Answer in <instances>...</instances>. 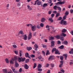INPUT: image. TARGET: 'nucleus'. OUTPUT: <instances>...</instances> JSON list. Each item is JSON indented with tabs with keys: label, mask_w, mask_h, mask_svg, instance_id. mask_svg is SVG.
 Returning <instances> with one entry per match:
<instances>
[{
	"label": "nucleus",
	"mask_w": 73,
	"mask_h": 73,
	"mask_svg": "<svg viewBox=\"0 0 73 73\" xmlns=\"http://www.w3.org/2000/svg\"><path fill=\"white\" fill-rule=\"evenodd\" d=\"M54 51L55 52V54H60V53L59 52V51H58V50L56 49V48H53L52 50V53L54 52Z\"/></svg>",
	"instance_id": "obj_1"
},
{
	"label": "nucleus",
	"mask_w": 73,
	"mask_h": 73,
	"mask_svg": "<svg viewBox=\"0 0 73 73\" xmlns=\"http://www.w3.org/2000/svg\"><path fill=\"white\" fill-rule=\"evenodd\" d=\"M16 60H17V56H15L14 58L13 59H11L10 60V64H13V61H15V62Z\"/></svg>",
	"instance_id": "obj_2"
},
{
	"label": "nucleus",
	"mask_w": 73,
	"mask_h": 73,
	"mask_svg": "<svg viewBox=\"0 0 73 73\" xmlns=\"http://www.w3.org/2000/svg\"><path fill=\"white\" fill-rule=\"evenodd\" d=\"M60 24H62L63 25H67V22L66 21H64V20H62L60 22Z\"/></svg>",
	"instance_id": "obj_3"
},
{
	"label": "nucleus",
	"mask_w": 73,
	"mask_h": 73,
	"mask_svg": "<svg viewBox=\"0 0 73 73\" xmlns=\"http://www.w3.org/2000/svg\"><path fill=\"white\" fill-rule=\"evenodd\" d=\"M25 58H23L22 57H21V58L19 57L18 58V61L19 62H20L21 61L23 62V61H25Z\"/></svg>",
	"instance_id": "obj_4"
},
{
	"label": "nucleus",
	"mask_w": 73,
	"mask_h": 73,
	"mask_svg": "<svg viewBox=\"0 0 73 73\" xmlns=\"http://www.w3.org/2000/svg\"><path fill=\"white\" fill-rule=\"evenodd\" d=\"M31 30L33 32L35 31L36 30V25H34L33 26H32V27H31Z\"/></svg>",
	"instance_id": "obj_5"
},
{
	"label": "nucleus",
	"mask_w": 73,
	"mask_h": 73,
	"mask_svg": "<svg viewBox=\"0 0 73 73\" xmlns=\"http://www.w3.org/2000/svg\"><path fill=\"white\" fill-rule=\"evenodd\" d=\"M32 33H31V32H29V35L28 36V39L29 40H31V39L32 37Z\"/></svg>",
	"instance_id": "obj_6"
},
{
	"label": "nucleus",
	"mask_w": 73,
	"mask_h": 73,
	"mask_svg": "<svg viewBox=\"0 0 73 73\" xmlns=\"http://www.w3.org/2000/svg\"><path fill=\"white\" fill-rule=\"evenodd\" d=\"M34 47L35 48V50L36 51H37L38 49H37V48H38V46L36 44H35L34 45Z\"/></svg>",
	"instance_id": "obj_7"
},
{
	"label": "nucleus",
	"mask_w": 73,
	"mask_h": 73,
	"mask_svg": "<svg viewBox=\"0 0 73 73\" xmlns=\"http://www.w3.org/2000/svg\"><path fill=\"white\" fill-rule=\"evenodd\" d=\"M23 39L24 40H26L27 39V36L26 35H24L23 36Z\"/></svg>",
	"instance_id": "obj_8"
},
{
	"label": "nucleus",
	"mask_w": 73,
	"mask_h": 73,
	"mask_svg": "<svg viewBox=\"0 0 73 73\" xmlns=\"http://www.w3.org/2000/svg\"><path fill=\"white\" fill-rule=\"evenodd\" d=\"M19 66V64L17 62H16V60L15 61V68H17V67H18Z\"/></svg>",
	"instance_id": "obj_9"
},
{
	"label": "nucleus",
	"mask_w": 73,
	"mask_h": 73,
	"mask_svg": "<svg viewBox=\"0 0 73 73\" xmlns=\"http://www.w3.org/2000/svg\"><path fill=\"white\" fill-rule=\"evenodd\" d=\"M24 68L25 69H28V68H29V66L27 65V64H26L25 65Z\"/></svg>",
	"instance_id": "obj_10"
},
{
	"label": "nucleus",
	"mask_w": 73,
	"mask_h": 73,
	"mask_svg": "<svg viewBox=\"0 0 73 73\" xmlns=\"http://www.w3.org/2000/svg\"><path fill=\"white\" fill-rule=\"evenodd\" d=\"M25 56L26 57H28L29 58H31L30 56H29V54L27 52L25 54Z\"/></svg>",
	"instance_id": "obj_11"
},
{
	"label": "nucleus",
	"mask_w": 73,
	"mask_h": 73,
	"mask_svg": "<svg viewBox=\"0 0 73 73\" xmlns=\"http://www.w3.org/2000/svg\"><path fill=\"white\" fill-rule=\"evenodd\" d=\"M51 46L52 47L53 46H54V41H52L51 42Z\"/></svg>",
	"instance_id": "obj_12"
},
{
	"label": "nucleus",
	"mask_w": 73,
	"mask_h": 73,
	"mask_svg": "<svg viewBox=\"0 0 73 73\" xmlns=\"http://www.w3.org/2000/svg\"><path fill=\"white\" fill-rule=\"evenodd\" d=\"M3 72L4 73H8V71L6 69H4L3 70Z\"/></svg>",
	"instance_id": "obj_13"
},
{
	"label": "nucleus",
	"mask_w": 73,
	"mask_h": 73,
	"mask_svg": "<svg viewBox=\"0 0 73 73\" xmlns=\"http://www.w3.org/2000/svg\"><path fill=\"white\" fill-rule=\"evenodd\" d=\"M48 20L50 21L51 23H53V20L52 18H49Z\"/></svg>",
	"instance_id": "obj_14"
},
{
	"label": "nucleus",
	"mask_w": 73,
	"mask_h": 73,
	"mask_svg": "<svg viewBox=\"0 0 73 73\" xmlns=\"http://www.w3.org/2000/svg\"><path fill=\"white\" fill-rule=\"evenodd\" d=\"M37 4L38 5H41V1H38L37 3Z\"/></svg>",
	"instance_id": "obj_15"
},
{
	"label": "nucleus",
	"mask_w": 73,
	"mask_h": 73,
	"mask_svg": "<svg viewBox=\"0 0 73 73\" xmlns=\"http://www.w3.org/2000/svg\"><path fill=\"white\" fill-rule=\"evenodd\" d=\"M32 49V48L31 47H27V49L28 50V51H30L31 49Z\"/></svg>",
	"instance_id": "obj_16"
},
{
	"label": "nucleus",
	"mask_w": 73,
	"mask_h": 73,
	"mask_svg": "<svg viewBox=\"0 0 73 73\" xmlns=\"http://www.w3.org/2000/svg\"><path fill=\"white\" fill-rule=\"evenodd\" d=\"M69 15V11H66L65 13V15L66 16H68Z\"/></svg>",
	"instance_id": "obj_17"
},
{
	"label": "nucleus",
	"mask_w": 73,
	"mask_h": 73,
	"mask_svg": "<svg viewBox=\"0 0 73 73\" xmlns=\"http://www.w3.org/2000/svg\"><path fill=\"white\" fill-rule=\"evenodd\" d=\"M55 37L57 39H60V35H57L55 36Z\"/></svg>",
	"instance_id": "obj_18"
},
{
	"label": "nucleus",
	"mask_w": 73,
	"mask_h": 73,
	"mask_svg": "<svg viewBox=\"0 0 73 73\" xmlns=\"http://www.w3.org/2000/svg\"><path fill=\"white\" fill-rule=\"evenodd\" d=\"M12 70L13 72L14 73H17V71L15 70V69L13 68H12Z\"/></svg>",
	"instance_id": "obj_19"
},
{
	"label": "nucleus",
	"mask_w": 73,
	"mask_h": 73,
	"mask_svg": "<svg viewBox=\"0 0 73 73\" xmlns=\"http://www.w3.org/2000/svg\"><path fill=\"white\" fill-rule=\"evenodd\" d=\"M27 7L29 10H30L31 11L32 9L31 7H30V6L29 5H27Z\"/></svg>",
	"instance_id": "obj_20"
},
{
	"label": "nucleus",
	"mask_w": 73,
	"mask_h": 73,
	"mask_svg": "<svg viewBox=\"0 0 73 73\" xmlns=\"http://www.w3.org/2000/svg\"><path fill=\"white\" fill-rule=\"evenodd\" d=\"M19 53H20V57H21L22 56V53H23V52L21 50H19Z\"/></svg>",
	"instance_id": "obj_21"
},
{
	"label": "nucleus",
	"mask_w": 73,
	"mask_h": 73,
	"mask_svg": "<svg viewBox=\"0 0 73 73\" xmlns=\"http://www.w3.org/2000/svg\"><path fill=\"white\" fill-rule=\"evenodd\" d=\"M45 19L44 18H42L41 19V22L42 23H44L45 21Z\"/></svg>",
	"instance_id": "obj_22"
},
{
	"label": "nucleus",
	"mask_w": 73,
	"mask_h": 73,
	"mask_svg": "<svg viewBox=\"0 0 73 73\" xmlns=\"http://www.w3.org/2000/svg\"><path fill=\"white\" fill-rule=\"evenodd\" d=\"M36 67H37V64L36 63H35L33 66V69H35V68H36Z\"/></svg>",
	"instance_id": "obj_23"
},
{
	"label": "nucleus",
	"mask_w": 73,
	"mask_h": 73,
	"mask_svg": "<svg viewBox=\"0 0 73 73\" xmlns=\"http://www.w3.org/2000/svg\"><path fill=\"white\" fill-rule=\"evenodd\" d=\"M50 65L51 66L52 68H54V64L52 63H51L50 64Z\"/></svg>",
	"instance_id": "obj_24"
},
{
	"label": "nucleus",
	"mask_w": 73,
	"mask_h": 73,
	"mask_svg": "<svg viewBox=\"0 0 73 73\" xmlns=\"http://www.w3.org/2000/svg\"><path fill=\"white\" fill-rule=\"evenodd\" d=\"M62 32L63 33H65V32H66V30L65 29H64L62 30Z\"/></svg>",
	"instance_id": "obj_25"
},
{
	"label": "nucleus",
	"mask_w": 73,
	"mask_h": 73,
	"mask_svg": "<svg viewBox=\"0 0 73 73\" xmlns=\"http://www.w3.org/2000/svg\"><path fill=\"white\" fill-rule=\"evenodd\" d=\"M71 51H70L69 52V53H70V54H73V48L72 49H71Z\"/></svg>",
	"instance_id": "obj_26"
},
{
	"label": "nucleus",
	"mask_w": 73,
	"mask_h": 73,
	"mask_svg": "<svg viewBox=\"0 0 73 73\" xmlns=\"http://www.w3.org/2000/svg\"><path fill=\"white\" fill-rule=\"evenodd\" d=\"M64 45H62L60 46L59 47V48H60V49H64Z\"/></svg>",
	"instance_id": "obj_27"
},
{
	"label": "nucleus",
	"mask_w": 73,
	"mask_h": 73,
	"mask_svg": "<svg viewBox=\"0 0 73 73\" xmlns=\"http://www.w3.org/2000/svg\"><path fill=\"white\" fill-rule=\"evenodd\" d=\"M58 7L57 6L55 5L53 7V8L54 10H57V8Z\"/></svg>",
	"instance_id": "obj_28"
},
{
	"label": "nucleus",
	"mask_w": 73,
	"mask_h": 73,
	"mask_svg": "<svg viewBox=\"0 0 73 73\" xmlns=\"http://www.w3.org/2000/svg\"><path fill=\"white\" fill-rule=\"evenodd\" d=\"M58 11H59L60 12L61 11V8L60 7H58L57 8Z\"/></svg>",
	"instance_id": "obj_29"
},
{
	"label": "nucleus",
	"mask_w": 73,
	"mask_h": 73,
	"mask_svg": "<svg viewBox=\"0 0 73 73\" xmlns=\"http://www.w3.org/2000/svg\"><path fill=\"white\" fill-rule=\"evenodd\" d=\"M60 15V14L59 13H57L56 15V17H58Z\"/></svg>",
	"instance_id": "obj_30"
},
{
	"label": "nucleus",
	"mask_w": 73,
	"mask_h": 73,
	"mask_svg": "<svg viewBox=\"0 0 73 73\" xmlns=\"http://www.w3.org/2000/svg\"><path fill=\"white\" fill-rule=\"evenodd\" d=\"M63 56H64L65 58V60H66V58H67V54H64L63 55Z\"/></svg>",
	"instance_id": "obj_31"
},
{
	"label": "nucleus",
	"mask_w": 73,
	"mask_h": 73,
	"mask_svg": "<svg viewBox=\"0 0 73 73\" xmlns=\"http://www.w3.org/2000/svg\"><path fill=\"white\" fill-rule=\"evenodd\" d=\"M41 65L40 64H39L38 66V68H41Z\"/></svg>",
	"instance_id": "obj_32"
},
{
	"label": "nucleus",
	"mask_w": 73,
	"mask_h": 73,
	"mask_svg": "<svg viewBox=\"0 0 73 73\" xmlns=\"http://www.w3.org/2000/svg\"><path fill=\"white\" fill-rule=\"evenodd\" d=\"M38 71H39V72H42V68H38L37 70Z\"/></svg>",
	"instance_id": "obj_33"
},
{
	"label": "nucleus",
	"mask_w": 73,
	"mask_h": 73,
	"mask_svg": "<svg viewBox=\"0 0 73 73\" xmlns=\"http://www.w3.org/2000/svg\"><path fill=\"white\" fill-rule=\"evenodd\" d=\"M47 5H48V4H47V3H44V4L43 5V7H46Z\"/></svg>",
	"instance_id": "obj_34"
},
{
	"label": "nucleus",
	"mask_w": 73,
	"mask_h": 73,
	"mask_svg": "<svg viewBox=\"0 0 73 73\" xmlns=\"http://www.w3.org/2000/svg\"><path fill=\"white\" fill-rule=\"evenodd\" d=\"M44 24L42 23H41L40 24V26L41 27H44Z\"/></svg>",
	"instance_id": "obj_35"
},
{
	"label": "nucleus",
	"mask_w": 73,
	"mask_h": 73,
	"mask_svg": "<svg viewBox=\"0 0 73 73\" xmlns=\"http://www.w3.org/2000/svg\"><path fill=\"white\" fill-rule=\"evenodd\" d=\"M65 3V1H63V2L61 1V5L64 4Z\"/></svg>",
	"instance_id": "obj_36"
},
{
	"label": "nucleus",
	"mask_w": 73,
	"mask_h": 73,
	"mask_svg": "<svg viewBox=\"0 0 73 73\" xmlns=\"http://www.w3.org/2000/svg\"><path fill=\"white\" fill-rule=\"evenodd\" d=\"M50 54V53H49V51H48V50H47V52L46 53V56H47V55H48V54Z\"/></svg>",
	"instance_id": "obj_37"
},
{
	"label": "nucleus",
	"mask_w": 73,
	"mask_h": 73,
	"mask_svg": "<svg viewBox=\"0 0 73 73\" xmlns=\"http://www.w3.org/2000/svg\"><path fill=\"white\" fill-rule=\"evenodd\" d=\"M19 33H20V34H21V35H23V31H20L19 32Z\"/></svg>",
	"instance_id": "obj_38"
},
{
	"label": "nucleus",
	"mask_w": 73,
	"mask_h": 73,
	"mask_svg": "<svg viewBox=\"0 0 73 73\" xmlns=\"http://www.w3.org/2000/svg\"><path fill=\"white\" fill-rule=\"evenodd\" d=\"M70 61H72L70 62V65H72V64H73V60H70Z\"/></svg>",
	"instance_id": "obj_39"
},
{
	"label": "nucleus",
	"mask_w": 73,
	"mask_h": 73,
	"mask_svg": "<svg viewBox=\"0 0 73 73\" xmlns=\"http://www.w3.org/2000/svg\"><path fill=\"white\" fill-rule=\"evenodd\" d=\"M49 64L48 63L47 64L45 65V66L46 68H48V67H49Z\"/></svg>",
	"instance_id": "obj_40"
},
{
	"label": "nucleus",
	"mask_w": 73,
	"mask_h": 73,
	"mask_svg": "<svg viewBox=\"0 0 73 73\" xmlns=\"http://www.w3.org/2000/svg\"><path fill=\"white\" fill-rule=\"evenodd\" d=\"M29 59H27L25 60V62L26 63H27V62H29Z\"/></svg>",
	"instance_id": "obj_41"
},
{
	"label": "nucleus",
	"mask_w": 73,
	"mask_h": 73,
	"mask_svg": "<svg viewBox=\"0 0 73 73\" xmlns=\"http://www.w3.org/2000/svg\"><path fill=\"white\" fill-rule=\"evenodd\" d=\"M5 61L7 64H8L9 63V61L8 60V59H5Z\"/></svg>",
	"instance_id": "obj_42"
},
{
	"label": "nucleus",
	"mask_w": 73,
	"mask_h": 73,
	"mask_svg": "<svg viewBox=\"0 0 73 73\" xmlns=\"http://www.w3.org/2000/svg\"><path fill=\"white\" fill-rule=\"evenodd\" d=\"M64 44H65V45H67V44H68V42L66 41H65L64 42Z\"/></svg>",
	"instance_id": "obj_43"
},
{
	"label": "nucleus",
	"mask_w": 73,
	"mask_h": 73,
	"mask_svg": "<svg viewBox=\"0 0 73 73\" xmlns=\"http://www.w3.org/2000/svg\"><path fill=\"white\" fill-rule=\"evenodd\" d=\"M66 16L65 15L63 16V19L64 20H65L66 19Z\"/></svg>",
	"instance_id": "obj_44"
},
{
	"label": "nucleus",
	"mask_w": 73,
	"mask_h": 73,
	"mask_svg": "<svg viewBox=\"0 0 73 73\" xmlns=\"http://www.w3.org/2000/svg\"><path fill=\"white\" fill-rule=\"evenodd\" d=\"M30 56L32 58H35V55L32 54L31 55H30Z\"/></svg>",
	"instance_id": "obj_45"
},
{
	"label": "nucleus",
	"mask_w": 73,
	"mask_h": 73,
	"mask_svg": "<svg viewBox=\"0 0 73 73\" xmlns=\"http://www.w3.org/2000/svg\"><path fill=\"white\" fill-rule=\"evenodd\" d=\"M13 47L14 48H17V46H16V45H13Z\"/></svg>",
	"instance_id": "obj_46"
},
{
	"label": "nucleus",
	"mask_w": 73,
	"mask_h": 73,
	"mask_svg": "<svg viewBox=\"0 0 73 73\" xmlns=\"http://www.w3.org/2000/svg\"><path fill=\"white\" fill-rule=\"evenodd\" d=\"M62 19V17H59L58 19H57V21L58 20H61Z\"/></svg>",
	"instance_id": "obj_47"
},
{
	"label": "nucleus",
	"mask_w": 73,
	"mask_h": 73,
	"mask_svg": "<svg viewBox=\"0 0 73 73\" xmlns=\"http://www.w3.org/2000/svg\"><path fill=\"white\" fill-rule=\"evenodd\" d=\"M60 58L61 60H63V59H64L63 56H60Z\"/></svg>",
	"instance_id": "obj_48"
},
{
	"label": "nucleus",
	"mask_w": 73,
	"mask_h": 73,
	"mask_svg": "<svg viewBox=\"0 0 73 73\" xmlns=\"http://www.w3.org/2000/svg\"><path fill=\"white\" fill-rule=\"evenodd\" d=\"M57 44H61V42L60 40H58L57 41Z\"/></svg>",
	"instance_id": "obj_49"
},
{
	"label": "nucleus",
	"mask_w": 73,
	"mask_h": 73,
	"mask_svg": "<svg viewBox=\"0 0 73 73\" xmlns=\"http://www.w3.org/2000/svg\"><path fill=\"white\" fill-rule=\"evenodd\" d=\"M62 36H64V37H65L66 36V34L64 33H62Z\"/></svg>",
	"instance_id": "obj_50"
},
{
	"label": "nucleus",
	"mask_w": 73,
	"mask_h": 73,
	"mask_svg": "<svg viewBox=\"0 0 73 73\" xmlns=\"http://www.w3.org/2000/svg\"><path fill=\"white\" fill-rule=\"evenodd\" d=\"M42 58V57L41 56H39L38 57V59L41 60V59Z\"/></svg>",
	"instance_id": "obj_51"
},
{
	"label": "nucleus",
	"mask_w": 73,
	"mask_h": 73,
	"mask_svg": "<svg viewBox=\"0 0 73 73\" xmlns=\"http://www.w3.org/2000/svg\"><path fill=\"white\" fill-rule=\"evenodd\" d=\"M52 11H50L48 12V15H50L52 13Z\"/></svg>",
	"instance_id": "obj_52"
},
{
	"label": "nucleus",
	"mask_w": 73,
	"mask_h": 73,
	"mask_svg": "<svg viewBox=\"0 0 73 73\" xmlns=\"http://www.w3.org/2000/svg\"><path fill=\"white\" fill-rule=\"evenodd\" d=\"M52 56H50L49 57V58L48 60H50L52 58Z\"/></svg>",
	"instance_id": "obj_53"
},
{
	"label": "nucleus",
	"mask_w": 73,
	"mask_h": 73,
	"mask_svg": "<svg viewBox=\"0 0 73 73\" xmlns=\"http://www.w3.org/2000/svg\"><path fill=\"white\" fill-rule=\"evenodd\" d=\"M42 54H43V55H44V56H45V52H44V51H43L42 52Z\"/></svg>",
	"instance_id": "obj_54"
},
{
	"label": "nucleus",
	"mask_w": 73,
	"mask_h": 73,
	"mask_svg": "<svg viewBox=\"0 0 73 73\" xmlns=\"http://www.w3.org/2000/svg\"><path fill=\"white\" fill-rule=\"evenodd\" d=\"M56 4L58 5V4H61V1L57 2Z\"/></svg>",
	"instance_id": "obj_55"
},
{
	"label": "nucleus",
	"mask_w": 73,
	"mask_h": 73,
	"mask_svg": "<svg viewBox=\"0 0 73 73\" xmlns=\"http://www.w3.org/2000/svg\"><path fill=\"white\" fill-rule=\"evenodd\" d=\"M21 71H22V69L21 68L19 70V73H21Z\"/></svg>",
	"instance_id": "obj_56"
},
{
	"label": "nucleus",
	"mask_w": 73,
	"mask_h": 73,
	"mask_svg": "<svg viewBox=\"0 0 73 73\" xmlns=\"http://www.w3.org/2000/svg\"><path fill=\"white\" fill-rule=\"evenodd\" d=\"M36 28H38V29H40V27L39 25H37L36 26Z\"/></svg>",
	"instance_id": "obj_57"
},
{
	"label": "nucleus",
	"mask_w": 73,
	"mask_h": 73,
	"mask_svg": "<svg viewBox=\"0 0 73 73\" xmlns=\"http://www.w3.org/2000/svg\"><path fill=\"white\" fill-rule=\"evenodd\" d=\"M46 28H50V26L47 25H46Z\"/></svg>",
	"instance_id": "obj_58"
},
{
	"label": "nucleus",
	"mask_w": 73,
	"mask_h": 73,
	"mask_svg": "<svg viewBox=\"0 0 73 73\" xmlns=\"http://www.w3.org/2000/svg\"><path fill=\"white\" fill-rule=\"evenodd\" d=\"M42 47H43V48H46V45H44L42 46Z\"/></svg>",
	"instance_id": "obj_59"
},
{
	"label": "nucleus",
	"mask_w": 73,
	"mask_h": 73,
	"mask_svg": "<svg viewBox=\"0 0 73 73\" xmlns=\"http://www.w3.org/2000/svg\"><path fill=\"white\" fill-rule=\"evenodd\" d=\"M60 40H61V41H64V38L62 37L60 38Z\"/></svg>",
	"instance_id": "obj_60"
},
{
	"label": "nucleus",
	"mask_w": 73,
	"mask_h": 73,
	"mask_svg": "<svg viewBox=\"0 0 73 73\" xmlns=\"http://www.w3.org/2000/svg\"><path fill=\"white\" fill-rule=\"evenodd\" d=\"M36 35V32H35L33 33V36H35Z\"/></svg>",
	"instance_id": "obj_61"
},
{
	"label": "nucleus",
	"mask_w": 73,
	"mask_h": 73,
	"mask_svg": "<svg viewBox=\"0 0 73 73\" xmlns=\"http://www.w3.org/2000/svg\"><path fill=\"white\" fill-rule=\"evenodd\" d=\"M70 12L71 13H73V9H71L70 10Z\"/></svg>",
	"instance_id": "obj_62"
},
{
	"label": "nucleus",
	"mask_w": 73,
	"mask_h": 73,
	"mask_svg": "<svg viewBox=\"0 0 73 73\" xmlns=\"http://www.w3.org/2000/svg\"><path fill=\"white\" fill-rule=\"evenodd\" d=\"M71 35H72L73 36V31H71Z\"/></svg>",
	"instance_id": "obj_63"
},
{
	"label": "nucleus",
	"mask_w": 73,
	"mask_h": 73,
	"mask_svg": "<svg viewBox=\"0 0 73 73\" xmlns=\"http://www.w3.org/2000/svg\"><path fill=\"white\" fill-rule=\"evenodd\" d=\"M46 73H50V70H48Z\"/></svg>",
	"instance_id": "obj_64"
}]
</instances>
